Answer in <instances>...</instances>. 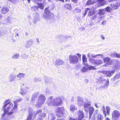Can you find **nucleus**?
<instances>
[{
  "instance_id": "1",
  "label": "nucleus",
  "mask_w": 120,
  "mask_h": 120,
  "mask_svg": "<svg viewBox=\"0 0 120 120\" xmlns=\"http://www.w3.org/2000/svg\"><path fill=\"white\" fill-rule=\"evenodd\" d=\"M53 98L52 96H51L48 98L47 103L49 106H57L62 104L63 101L61 98L56 97L53 99Z\"/></svg>"
},
{
  "instance_id": "2",
  "label": "nucleus",
  "mask_w": 120,
  "mask_h": 120,
  "mask_svg": "<svg viewBox=\"0 0 120 120\" xmlns=\"http://www.w3.org/2000/svg\"><path fill=\"white\" fill-rule=\"evenodd\" d=\"M13 105L10 101L7 100L5 101L2 110L4 111V112L7 113L13 107Z\"/></svg>"
},
{
  "instance_id": "3",
  "label": "nucleus",
  "mask_w": 120,
  "mask_h": 120,
  "mask_svg": "<svg viewBox=\"0 0 120 120\" xmlns=\"http://www.w3.org/2000/svg\"><path fill=\"white\" fill-rule=\"evenodd\" d=\"M46 98L44 95L41 94L38 98L37 103L35 105L36 107L39 108H41L44 104L45 100Z\"/></svg>"
},
{
  "instance_id": "4",
  "label": "nucleus",
  "mask_w": 120,
  "mask_h": 120,
  "mask_svg": "<svg viewBox=\"0 0 120 120\" xmlns=\"http://www.w3.org/2000/svg\"><path fill=\"white\" fill-rule=\"evenodd\" d=\"M23 99L22 98H19L16 99L15 101H14V106L13 109H12L11 112L8 113L7 114L6 116L8 117L9 115H11L13 114V112H15L16 111V110L17 108V105L18 104V102H19L22 101Z\"/></svg>"
},
{
  "instance_id": "5",
  "label": "nucleus",
  "mask_w": 120,
  "mask_h": 120,
  "mask_svg": "<svg viewBox=\"0 0 120 120\" xmlns=\"http://www.w3.org/2000/svg\"><path fill=\"white\" fill-rule=\"evenodd\" d=\"M49 8V7L48 6L45 9V12L43 14L44 19H49L51 18L52 16H53V14L50 12V11L47 10Z\"/></svg>"
},
{
  "instance_id": "6",
  "label": "nucleus",
  "mask_w": 120,
  "mask_h": 120,
  "mask_svg": "<svg viewBox=\"0 0 120 120\" xmlns=\"http://www.w3.org/2000/svg\"><path fill=\"white\" fill-rule=\"evenodd\" d=\"M65 110L63 107H59L56 110V114L58 117H60L62 115L64 114Z\"/></svg>"
},
{
  "instance_id": "7",
  "label": "nucleus",
  "mask_w": 120,
  "mask_h": 120,
  "mask_svg": "<svg viewBox=\"0 0 120 120\" xmlns=\"http://www.w3.org/2000/svg\"><path fill=\"white\" fill-rule=\"evenodd\" d=\"M89 61L93 64L98 65L102 63L103 61L102 60L99 59L95 60L92 58H90L89 60Z\"/></svg>"
},
{
  "instance_id": "8",
  "label": "nucleus",
  "mask_w": 120,
  "mask_h": 120,
  "mask_svg": "<svg viewBox=\"0 0 120 120\" xmlns=\"http://www.w3.org/2000/svg\"><path fill=\"white\" fill-rule=\"evenodd\" d=\"M69 57L70 63L71 64H76L78 62L79 59L76 56L70 55Z\"/></svg>"
},
{
  "instance_id": "9",
  "label": "nucleus",
  "mask_w": 120,
  "mask_h": 120,
  "mask_svg": "<svg viewBox=\"0 0 120 120\" xmlns=\"http://www.w3.org/2000/svg\"><path fill=\"white\" fill-rule=\"evenodd\" d=\"M112 119L115 120L120 117V112L117 110H114L112 114Z\"/></svg>"
},
{
  "instance_id": "10",
  "label": "nucleus",
  "mask_w": 120,
  "mask_h": 120,
  "mask_svg": "<svg viewBox=\"0 0 120 120\" xmlns=\"http://www.w3.org/2000/svg\"><path fill=\"white\" fill-rule=\"evenodd\" d=\"M78 119L79 120H81L84 118V114L82 110H79V111L78 113Z\"/></svg>"
},
{
  "instance_id": "11",
  "label": "nucleus",
  "mask_w": 120,
  "mask_h": 120,
  "mask_svg": "<svg viewBox=\"0 0 120 120\" xmlns=\"http://www.w3.org/2000/svg\"><path fill=\"white\" fill-rule=\"evenodd\" d=\"M28 91V88L26 87L25 88L22 87L20 89V93L22 95H25Z\"/></svg>"
},
{
  "instance_id": "12",
  "label": "nucleus",
  "mask_w": 120,
  "mask_h": 120,
  "mask_svg": "<svg viewBox=\"0 0 120 120\" xmlns=\"http://www.w3.org/2000/svg\"><path fill=\"white\" fill-rule=\"evenodd\" d=\"M17 78L16 75L13 74H11L9 78V81L10 82H12L16 80Z\"/></svg>"
},
{
  "instance_id": "13",
  "label": "nucleus",
  "mask_w": 120,
  "mask_h": 120,
  "mask_svg": "<svg viewBox=\"0 0 120 120\" xmlns=\"http://www.w3.org/2000/svg\"><path fill=\"white\" fill-rule=\"evenodd\" d=\"M64 61L60 59H58L56 60L55 62V65L57 66L63 65L64 64Z\"/></svg>"
},
{
  "instance_id": "14",
  "label": "nucleus",
  "mask_w": 120,
  "mask_h": 120,
  "mask_svg": "<svg viewBox=\"0 0 120 120\" xmlns=\"http://www.w3.org/2000/svg\"><path fill=\"white\" fill-rule=\"evenodd\" d=\"M109 84V80L108 79H107V81L106 82H105L104 84L100 87L98 89H101V88H104L105 89H107L108 88V86Z\"/></svg>"
},
{
  "instance_id": "15",
  "label": "nucleus",
  "mask_w": 120,
  "mask_h": 120,
  "mask_svg": "<svg viewBox=\"0 0 120 120\" xmlns=\"http://www.w3.org/2000/svg\"><path fill=\"white\" fill-rule=\"evenodd\" d=\"M9 9L7 7H3L0 10V13L2 14H5L9 12Z\"/></svg>"
},
{
  "instance_id": "16",
  "label": "nucleus",
  "mask_w": 120,
  "mask_h": 120,
  "mask_svg": "<svg viewBox=\"0 0 120 120\" xmlns=\"http://www.w3.org/2000/svg\"><path fill=\"white\" fill-rule=\"evenodd\" d=\"M84 102L82 98L80 97H78L77 104L79 106H81L83 105Z\"/></svg>"
},
{
  "instance_id": "17",
  "label": "nucleus",
  "mask_w": 120,
  "mask_h": 120,
  "mask_svg": "<svg viewBox=\"0 0 120 120\" xmlns=\"http://www.w3.org/2000/svg\"><path fill=\"white\" fill-rule=\"evenodd\" d=\"M120 5V3L119 2H115L113 4L111 5L113 8L115 9H118Z\"/></svg>"
},
{
  "instance_id": "18",
  "label": "nucleus",
  "mask_w": 120,
  "mask_h": 120,
  "mask_svg": "<svg viewBox=\"0 0 120 120\" xmlns=\"http://www.w3.org/2000/svg\"><path fill=\"white\" fill-rule=\"evenodd\" d=\"M120 78V72H118L115 75L113 78L111 79V80L113 81H115L116 80Z\"/></svg>"
},
{
  "instance_id": "19",
  "label": "nucleus",
  "mask_w": 120,
  "mask_h": 120,
  "mask_svg": "<svg viewBox=\"0 0 120 120\" xmlns=\"http://www.w3.org/2000/svg\"><path fill=\"white\" fill-rule=\"evenodd\" d=\"M88 16L90 17L93 15L95 13V11L93 10L88 8Z\"/></svg>"
},
{
  "instance_id": "20",
  "label": "nucleus",
  "mask_w": 120,
  "mask_h": 120,
  "mask_svg": "<svg viewBox=\"0 0 120 120\" xmlns=\"http://www.w3.org/2000/svg\"><path fill=\"white\" fill-rule=\"evenodd\" d=\"M26 75L23 73H19L18 75H16L17 79L18 80L20 79L21 78H23Z\"/></svg>"
},
{
  "instance_id": "21",
  "label": "nucleus",
  "mask_w": 120,
  "mask_h": 120,
  "mask_svg": "<svg viewBox=\"0 0 120 120\" xmlns=\"http://www.w3.org/2000/svg\"><path fill=\"white\" fill-rule=\"evenodd\" d=\"M90 114V118L94 111V109L93 107H90L89 108Z\"/></svg>"
},
{
  "instance_id": "22",
  "label": "nucleus",
  "mask_w": 120,
  "mask_h": 120,
  "mask_svg": "<svg viewBox=\"0 0 120 120\" xmlns=\"http://www.w3.org/2000/svg\"><path fill=\"white\" fill-rule=\"evenodd\" d=\"M97 56L96 55H94V54H90L89 53H88L87 54V56L88 58L90 59V58H97Z\"/></svg>"
},
{
  "instance_id": "23",
  "label": "nucleus",
  "mask_w": 120,
  "mask_h": 120,
  "mask_svg": "<svg viewBox=\"0 0 120 120\" xmlns=\"http://www.w3.org/2000/svg\"><path fill=\"white\" fill-rule=\"evenodd\" d=\"M46 114L45 113H42L41 115H39L37 120H42L43 117H44L46 116Z\"/></svg>"
},
{
  "instance_id": "24",
  "label": "nucleus",
  "mask_w": 120,
  "mask_h": 120,
  "mask_svg": "<svg viewBox=\"0 0 120 120\" xmlns=\"http://www.w3.org/2000/svg\"><path fill=\"white\" fill-rule=\"evenodd\" d=\"M7 33V31L5 30H2L0 31V36L1 37L5 35Z\"/></svg>"
},
{
  "instance_id": "25",
  "label": "nucleus",
  "mask_w": 120,
  "mask_h": 120,
  "mask_svg": "<svg viewBox=\"0 0 120 120\" xmlns=\"http://www.w3.org/2000/svg\"><path fill=\"white\" fill-rule=\"evenodd\" d=\"M70 110L71 111L73 112L75 110H77V108L75 107L73 105H71L70 106Z\"/></svg>"
},
{
  "instance_id": "26",
  "label": "nucleus",
  "mask_w": 120,
  "mask_h": 120,
  "mask_svg": "<svg viewBox=\"0 0 120 120\" xmlns=\"http://www.w3.org/2000/svg\"><path fill=\"white\" fill-rule=\"evenodd\" d=\"M103 117L100 113H98L97 115V120H102Z\"/></svg>"
},
{
  "instance_id": "27",
  "label": "nucleus",
  "mask_w": 120,
  "mask_h": 120,
  "mask_svg": "<svg viewBox=\"0 0 120 120\" xmlns=\"http://www.w3.org/2000/svg\"><path fill=\"white\" fill-rule=\"evenodd\" d=\"M115 72V71L114 70L112 71H109L108 72V73L107 75V76L109 77H110L113 75Z\"/></svg>"
},
{
  "instance_id": "28",
  "label": "nucleus",
  "mask_w": 120,
  "mask_h": 120,
  "mask_svg": "<svg viewBox=\"0 0 120 120\" xmlns=\"http://www.w3.org/2000/svg\"><path fill=\"white\" fill-rule=\"evenodd\" d=\"M104 62H109V64H111L112 63L110 59L108 57H105L104 59Z\"/></svg>"
},
{
  "instance_id": "29",
  "label": "nucleus",
  "mask_w": 120,
  "mask_h": 120,
  "mask_svg": "<svg viewBox=\"0 0 120 120\" xmlns=\"http://www.w3.org/2000/svg\"><path fill=\"white\" fill-rule=\"evenodd\" d=\"M105 11H107L108 12H111L112 11V9L110 7H107L104 9Z\"/></svg>"
},
{
  "instance_id": "30",
  "label": "nucleus",
  "mask_w": 120,
  "mask_h": 120,
  "mask_svg": "<svg viewBox=\"0 0 120 120\" xmlns=\"http://www.w3.org/2000/svg\"><path fill=\"white\" fill-rule=\"evenodd\" d=\"M13 18L11 17L8 16L6 19V21L9 23H10L13 21Z\"/></svg>"
},
{
  "instance_id": "31",
  "label": "nucleus",
  "mask_w": 120,
  "mask_h": 120,
  "mask_svg": "<svg viewBox=\"0 0 120 120\" xmlns=\"http://www.w3.org/2000/svg\"><path fill=\"white\" fill-rule=\"evenodd\" d=\"M88 70V68L85 67H83L80 70V71L81 72L83 73L86 72Z\"/></svg>"
},
{
  "instance_id": "32",
  "label": "nucleus",
  "mask_w": 120,
  "mask_h": 120,
  "mask_svg": "<svg viewBox=\"0 0 120 120\" xmlns=\"http://www.w3.org/2000/svg\"><path fill=\"white\" fill-rule=\"evenodd\" d=\"M26 43L29 46H31L33 44V41L32 39H30L27 41Z\"/></svg>"
},
{
  "instance_id": "33",
  "label": "nucleus",
  "mask_w": 120,
  "mask_h": 120,
  "mask_svg": "<svg viewBox=\"0 0 120 120\" xmlns=\"http://www.w3.org/2000/svg\"><path fill=\"white\" fill-rule=\"evenodd\" d=\"M102 78V77H101ZM107 81V80L105 79H103L102 78H100V79L99 80V81L100 82V83L101 84L105 83Z\"/></svg>"
},
{
  "instance_id": "34",
  "label": "nucleus",
  "mask_w": 120,
  "mask_h": 120,
  "mask_svg": "<svg viewBox=\"0 0 120 120\" xmlns=\"http://www.w3.org/2000/svg\"><path fill=\"white\" fill-rule=\"evenodd\" d=\"M20 55L18 54H14L12 56V58L15 59H17L19 57Z\"/></svg>"
},
{
  "instance_id": "35",
  "label": "nucleus",
  "mask_w": 120,
  "mask_h": 120,
  "mask_svg": "<svg viewBox=\"0 0 120 120\" xmlns=\"http://www.w3.org/2000/svg\"><path fill=\"white\" fill-rule=\"evenodd\" d=\"M32 114H28L27 119L26 120H34V119L33 118V117H32Z\"/></svg>"
},
{
  "instance_id": "36",
  "label": "nucleus",
  "mask_w": 120,
  "mask_h": 120,
  "mask_svg": "<svg viewBox=\"0 0 120 120\" xmlns=\"http://www.w3.org/2000/svg\"><path fill=\"white\" fill-rule=\"evenodd\" d=\"M105 11L104 9L99 10L98 13L99 15H103L105 14Z\"/></svg>"
},
{
  "instance_id": "37",
  "label": "nucleus",
  "mask_w": 120,
  "mask_h": 120,
  "mask_svg": "<svg viewBox=\"0 0 120 120\" xmlns=\"http://www.w3.org/2000/svg\"><path fill=\"white\" fill-rule=\"evenodd\" d=\"M7 113H4L2 114V118L4 120H9V118L6 117L5 116L6 115Z\"/></svg>"
},
{
  "instance_id": "38",
  "label": "nucleus",
  "mask_w": 120,
  "mask_h": 120,
  "mask_svg": "<svg viewBox=\"0 0 120 120\" xmlns=\"http://www.w3.org/2000/svg\"><path fill=\"white\" fill-rule=\"evenodd\" d=\"M39 20V19L38 16L36 15L34 18L33 23H36Z\"/></svg>"
},
{
  "instance_id": "39",
  "label": "nucleus",
  "mask_w": 120,
  "mask_h": 120,
  "mask_svg": "<svg viewBox=\"0 0 120 120\" xmlns=\"http://www.w3.org/2000/svg\"><path fill=\"white\" fill-rule=\"evenodd\" d=\"M95 2L94 1H92V0H89L86 3V5H89L93 4Z\"/></svg>"
},
{
  "instance_id": "40",
  "label": "nucleus",
  "mask_w": 120,
  "mask_h": 120,
  "mask_svg": "<svg viewBox=\"0 0 120 120\" xmlns=\"http://www.w3.org/2000/svg\"><path fill=\"white\" fill-rule=\"evenodd\" d=\"M38 8H40L41 10H43L44 9V6L41 3H38Z\"/></svg>"
},
{
  "instance_id": "41",
  "label": "nucleus",
  "mask_w": 120,
  "mask_h": 120,
  "mask_svg": "<svg viewBox=\"0 0 120 120\" xmlns=\"http://www.w3.org/2000/svg\"><path fill=\"white\" fill-rule=\"evenodd\" d=\"M91 104L90 103H88L86 102L84 103V107L85 108H87L90 106Z\"/></svg>"
},
{
  "instance_id": "42",
  "label": "nucleus",
  "mask_w": 120,
  "mask_h": 120,
  "mask_svg": "<svg viewBox=\"0 0 120 120\" xmlns=\"http://www.w3.org/2000/svg\"><path fill=\"white\" fill-rule=\"evenodd\" d=\"M38 7L37 6H32L31 8V10L32 11H35L36 10H38Z\"/></svg>"
},
{
  "instance_id": "43",
  "label": "nucleus",
  "mask_w": 120,
  "mask_h": 120,
  "mask_svg": "<svg viewBox=\"0 0 120 120\" xmlns=\"http://www.w3.org/2000/svg\"><path fill=\"white\" fill-rule=\"evenodd\" d=\"M42 109H40L37 110L36 111V112L37 114H38L39 115H41V113H42Z\"/></svg>"
},
{
  "instance_id": "44",
  "label": "nucleus",
  "mask_w": 120,
  "mask_h": 120,
  "mask_svg": "<svg viewBox=\"0 0 120 120\" xmlns=\"http://www.w3.org/2000/svg\"><path fill=\"white\" fill-rule=\"evenodd\" d=\"M82 61L83 62H86L87 61V59L86 58V56L85 55H83L82 57Z\"/></svg>"
},
{
  "instance_id": "45",
  "label": "nucleus",
  "mask_w": 120,
  "mask_h": 120,
  "mask_svg": "<svg viewBox=\"0 0 120 120\" xmlns=\"http://www.w3.org/2000/svg\"><path fill=\"white\" fill-rule=\"evenodd\" d=\"M87 12H88V8H86L84 11L82 12V13L84 17H85V16L87 14Z\"/></svg>"
},
{
  "instance_id": "46",
  "label": "nucleus",
  "mask_w": 120,
  "mask_h": 120,
  "mask_svg": "<svg viewBox=\"0 0 120 120\" xmlns=\"http://www.w3.org/2000/svg\"><path fill=\"white\" fill-rule=\"evenodd\" d=\"M99 2L101 3L100 4L101 6H104L105 4L104 3L105 0H98Z\"/></svg>"
},
{
  "instance_id": "47",
  "label": "nucleus",
  "mask_w": 120,
  "mask_h": 120,
  "mask_svg": "<svg viewBox=\"0 0 120 120\" xmlns=\"http://www.w3.org/2000/svg\"><path fill=\"white\" fill-rule=\"evenodd\" d=\"M49 116L50 117L51 120H54L55 118L54 115L53 113H51L49 115Z\"/></svg>"
},
{
  "instance_id": "48",
  "label": "nucleus",
  "mask_w": 120,
  "mask_h": 120,
  "mask_svg": "<svg viewBox=\"0 0 120 120\" xmlns=\"http://www.w3.org/2000/svg\"><path fill=\"white\" fill-rule=\"evenodd\" d=\"M74 11L77 13L81 12V10L79 8H76L74 10Z\"/></svg>"
},
{
  "instance_id": "49",
  "label": "nucleus",
  "mask_w": 120,
  "mask_h": 120,
  "mask_svg": "<svg viewBox=\"0 0 120 120\" xmlns=\"http://www.w3.org/2000/svg\"><path fill=\"white\" fill-rule=\"evenodd\" d=\"M107 112L108 114L109 113V112L110 110V109L109 107L107 106L106 107Z\"/></svg>"
},
{
  "instance_id": "50",
  "label": "nucleus",
  "mask_w": 120,
  "mask_h": 120,
  "mask_svg": "<svg viewBox=\"0 0 120 120\" xmlns=\"http://www.w3.org/2000/svg\"><path fill=\"white\" fill-rule=\"evenodd\" d=\"M33 111V109L31 108H29L28 109V111L29 112L28 114H32V112Z\"/></svg>"
},
{
  "instance_id": "51",
  "label": "nucleus",
  "mask_w": 120,
  "mask_h": 120,
  "mask_svg": "<svg viewBox=\"0 0 120 120\" xmlns=\"http://www.w3.org/2000/svg\"><path fill=\"white\" fill-rule=\"evenodd\" d=\"M36 95L35 94L33 95L32 96V98H31V101H32V102L34 101L35 100L36 97Z\"/></svg>"
},
{
  "instance_id": "52",
  "label": "nucleus",
  "mask_w": 120,
  "mask_h": 120,
  "mask_svg": "<svg viewBox=\"0 0 120 120\" xmlns=\"http://www.w3.org/2000/svg\"><path fill=\"white\" fill-rule=\"evenodd\" d=\"M65 6L68 9H70L71 8V4L70 3L66 4H65Z\"/></svg>"
},
{
  "instance_id": "53",
  "label": "nucleus",
  "mask_w": 120,
  "mask_h": 120,
  "mask_svg": "<svg viewBox=\"0 0 120 120\" xmlns=\"http://www.w3.org/2000/svg\"><path fill=\"white\" fill-rule=\"evenodd\" d=\"M21 56L22 58L24 59L26 57H27L28 56V55H26L25 53H24Z\"/></svg>"
},
{
  "instance_id": "54",
  "label": "nucleus",
  "mask_w": 120,
  "mask_h": 120,
  "mask_svg": "<svg viewBox=\"0 0 120 120\" xmlns=\"http://www.w3.org/2000/svg\"><path fill=\"white\" fill-rule=\"evenodd\" d=\"M32 116L33 118V119H34L36 117L37 114L36 112H33L32 113Z\"/></svg>"
},
{
  "instance_id": "55",
  "label": "nucleus",
  "mask_w": 120,
  "mask_h": 120,
  "mask_svg": "<svg viewBox=\"0 0 120 120\" xmlns=\"http://www.w3.org/2000/svg\"><path fill=\"white\" fill-rule=\"evenodd\" d=\"M88 69L90 70H94L95 69L94 68V67L93 66H90L88 67Z\"/></svg>"
},
{
  "instance_id": "56",
  "label": "nucleus",
  "mask_w": 120,
  "mask_h": 120,
  "mask_svg": "<svg viewBox=\"0 0 120 120\" xmlns=\"http://www.w3.org/2000/svg\"><path fill=\"white\" fill-rule=\"evenodd\" d=\"M114 55L116 57L120 58V53L119 54L116 53Z\"/></svg>"
},
{
  "instance_id": "57",
  "label": "nucleus",
  "mask_w": 120,
  "mask_h": 120,
  "mask_svg": "<svg viewBox=\"0 0 120 120\" xmlns=\"http://www.w3.org/2000/svg\"><path fill=\"white\" fill-rule=\"evenodd\" d=\"M100 72L102 73L103 74H106L108 73V71H107L103 70L100 71Z\"/></svg>"
},
{
  "instance_id": "58",
  "label": "nucleus",
  "mask_w": 120,
  "mask_h": 120,
  "mask_svg": "<svg viewBox=\"0 0 120 120\" xmlns=\"http://www.w3.org/2000/svg\"><path fill=\"white\" fill-rule=\"evenodd\" d=\"M96 55H97V58H100L103 56V54H97Z\"/></svg>"
},
{
  "instance_id": "59",
  "label": "nucleus",
  "mask_w": 120,
  "mask_h": 120,
  "mask_svg": "<svg viewBox=\"0 0 120 120\" xmlns=\"http://www.w3.org/2000/svg\"><path fill=\"white\" fill-rule=\"evenodd\" d=\"M51 9L52 10L54 9L55 7L54 4H52L51 5Z\"/></svg>"
},
{
  "instance_id": "60",
  "label": "nucleus",
  "mask_w": 120,
  "mask_h": 120,
  "mask_svg": "<svg viewBox=\"0 0 120 120\" xmlns=\"http://www.w3.org/2000/svg\"><path fill=\"white\" fill-rule=\"evenodd\" d=\"M98 110H95L94 112V116H95V114H97V113H98Z\"/></svg>"
},
{
  "instance_id": "61",
  "label": "nucleus",
  "mask_w": 120,
  "mask_h": 120,
  "mask_svg": "<svg viewBox=\"0 0 120 120\" xmlns=\"http://www.w3.org/2000/svg\"><path fill=\"white\" fill-rule=\"evenodd\" d=\"M16 0H11V2L13 4H15L16 3Z\"/></svg>"
},
{
  "instance_id": "62",
  "label": "nucleus",
  "mask_w": 120,
  "mask_h": 120,
  "mask_svg": "<svg viewBox=\"0 0 120 120\" xmlns=\"http://www.w3.org/2000/svg\"><path fill=\"white\" fill-rule=\"evenodd\" d=\"M97 15H95L94 16L92 17V19L93 20L94 19H96V18L97 17Z\"/></svg>"
},
{
  "instance_id": "63",
  "label": "nucleus",
  "mask_w": 120,
  "mask_h": 120,
  "mask_svg": "<svg viewBox=\"0 0 120 120\" xmlns=\"http://www.w3.org/2000/svg\"><path fill=\"white\" fill-rule=\"evenodd\" d=\"M103 112L104 114L105 115V116H106V113L105 109H103Z\"/></svg>"
},
{
  "instance_id": "64",
  "label": "nucleus",
  "mask_w": 120,
  "mask_h": 120,
  "mask_svg": "<svg viewBox=\"0 0 120 120\" xmlns=\"http://www.w3.org/2000/svg\"><path fill=\"white\" fill-rule=\"evenodd\" d=\"M106 21L105 20L103 21L101 23L103 25H105L106 24Z\"/></svg>"
}]
</instances>
